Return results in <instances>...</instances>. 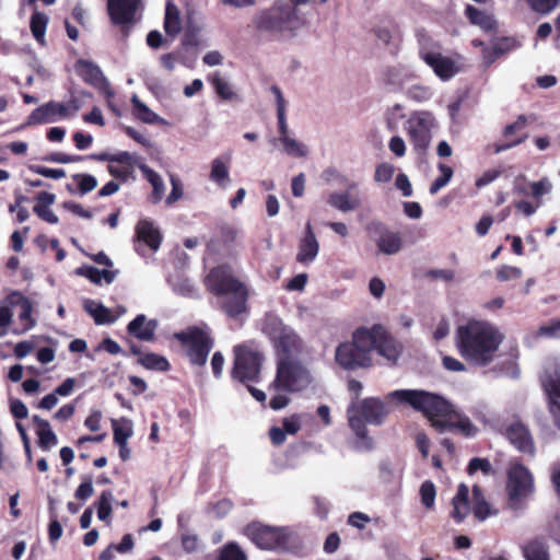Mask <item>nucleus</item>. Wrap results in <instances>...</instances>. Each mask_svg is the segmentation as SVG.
<instances>
[{
    "label": "nucleus",
    "mask_w": 560,
    "mask_h": 560,
    "mask_svg": "<svg viewBox=\"0 0 560 560\" xmlns=\"http://www.w3.org/2000/svg\"><path fill=\"white\" fill-rule=\"evenodd\" d=\"M319 248V242L315 235L313 225L307 221L305 223L304 234L300 237L298 243L295 260L303 266H310L316 260Z\"/></svg>",
    "instance_id": "obj_18"
},
{
    "label": "nucleus",
    "mask_w": 560,
    "mask_h": 560,
    "mask_svg": "<svg viewBox=\"0 0 560 560\" xmlns=\"http://www.w3.org/2000/svg\"><path fill=\"white\" fill-rule=\"evenodd\" d=\"M139 362L147 369L166 371L168 370V361L155 353H143L139 357Z\"/></svg>",
    "instance_id": "obj_44"
},
{
    "label": "nucleus",
    "mask_w": 560,
    "mask_h": 560,
    "mask_svg": "<svg viewBox=\"0 0 560 560\" xmlns=\"http://www.w3.org/2000/svg\"><path fill=\"white\" fill-rule=\"evenodd\" d=\"M156 328L158 322L155 319H148L145 315L140 314L128 324L127 330L140 340L152 341Z\"/></svg>",
    "instance_id": "obj_27"
},
{
    "label": "nucleus",
    "mask_w": 560,
    "mask_h": 560,
    "mask_svg": "<svg viewBox=\"0 0 560 560\" xmlns=\"http://www.w3.org/2000/svg\"><path fill=\"white\" fill-rule=\"evenodd\" d=\"M385 289V282L378 277H373L369 282V292L377 300L383 298Z\"/></svg>",
    "instance_id": "obj_64"
},
{
    "label": "nucleus",
    "mask_w": 560,
    "mask_h": 560,
    "mask_svg": "<svg viewBox=\"0 0 560 560\" xmlns=\"http://www.w3.org/2000/svg\"><path fill=\"white\" fill-rule=\"evenodd\" d=\"M408 96L416 102H425L433 95L432 90L429 86L415 84L408 89Z\"/></svg>",
    "instance_id": "obj_56"
},
{
    "label": "nucleus",
    "mask_w": 560,
    "mask_h": 560,
    "mask_svg": "<svg viewBox=\"0 0 560 560\" xmlns=\"http://www.w3.org/2000/svg\"><path fill=\"white\" fill-rule=\"evenodd\" d=\"M279 141L282 143L283 150L288 155L303 158L306 156L308 152L307 147L304 143L291 138L289 135L279 137Z\"/></svg>",
    "instance_id": "obj_42"
},
{
    "label": "nucleus",
    "mask_w": 560,
    "mask_h": 560,
    "mask_svg": "<svg viewBox=\"0 0 560 560\" xmlns=\"http://www.w3.org/2000/svg\"><path fill=\"white\" fill-rule=\"evenodd\" d=\"M133 104L135 116L148 124H153L158 119V115L153 113L144 103H142L137 95L131 98Z\"/></svg>",
    "instance_id": "obj_47"
},
{
    "label": "nucleus",
    "mask_w": 560,
    "mask_h": 560,
    "mask_svg": "<svg viewBox=\"0 0 560 560\" xmlns=\"http://www.w3.org/2000/svg\"><path fill=\"white\" fill-rule=\"evenodd\" d=\"M468 495V487L464 483H460L455 497L453 498V510L451 513L452 517L458 523L463 522L471 511Z\"/></svg>",
    "instance_id": "obj_29"
},
{
    "label": "nucleus",
    "mask_w": 560,
    "mask_h": 560,
    "mask_svg": "<svg viewBox=\"0 0 560 560\" xmlns=\"http://www.w3.org/2000/svg\"><path fill=\"white\" fill-rule=\"evenodd\" d=\"M372 338L366 327L358 328L352 335V341L337 347L336 362L346 370L371 366Z\"/></svg>",
    "instance_id": "obj_5"
},
{
    "label": "nucleus",
    "mask_w": 560,
    "mask_h": 560,
    "mask_svg": "<svg viewBox=\"0 0 560 560\" xmlns=\"http://www.w3.org/2000/svg\"><path fill=\"white\" fill-rule=\"evenodd\" d=\"M48 23V18L44 13L36 12L31 18V31L33 36L39 44L45 43V33Z\"/></svg>",
    "instance_id": "obj_43"
},
{
    "label": "nucleus",
    "mask_w": 560,
    "mask_h": 560,
    "mask_svg": "<svg viewBox=\"0 0 560 560\" xmlns=\"http://www.w3.org/2000/svg\"><path fill=\"white\" fill-rule=\"evenodd\" d=\"M94 493V488L91 478H86L74 492V497L78 500L85 501Z\"/></svg>",
    "instance_id": "obj_62"
},
{
    "label": "nucleus",
    "mask_w": 560,
    "mask_h": 560,
    "mask_svg": "<svg viewBox=\"0 0 560 560\" xmlns=\"http://www.w3.org/2000/svg\"><path fill=\"white\" fill-rule=\"evenodd\" d=\"M246 536L260 549L288 550L293 541L292 532L287 527H271L252 523L245 528Z\"/></svg>",
    "instance_id": "obj_8"
},
{
    "label": "nucleus",
    "mask_w": 560,
    "mask_h": 560,
    "mask_svg": "<svg viewBox=\"0 0 560 560\" xmlns=\"http://www.w3.org/2000/svg\"><path fill=\"white\" fill-rule=\"evenodd\" d=\"M271 92L275 95L277 103V117L280 137H284V135H289L288 124L285 119V101L280 89L277 85L271 86Z\"/></svg>",
    "instance_id": "obj_39"
},
{
    "label": "nucleus",
    "mask_w": 560,
    "mask_h": 560,
    "mask_svg": "<svg viewBox=\"0 0 560 560\" xmlns=\"http://www.w3.org/2000/svg\"><path fill=\"white\" fill-rule=\"evenodd\" d=\"M219 560H246V555L236 544L230 542L221 549Z\"/></svg>",
    "instance_id": "obj_54"
},
{
    "label": "nucleus",
    "mask_w": 560,
    "mask_h": 560,
    "mask_svg": "<svg viewBox=\"0 0 560 560\" xmlns=\"http://www.w3.org/2000/svg\"><path fill=\"white\" fill-rule=\"evenodd\" d=\"M368 332L373 337L372 351L376 350L388 362L395 363L400 355V345L381 325L368 328Z\"/></svg>",
    "instance_id": "obj_16"
},
{
    "label": "nucleus",
    "mask_w": 560,
    "mask_h": 560,
    "mask_svg": "<svg viewBox=\"0 0 560 560\" xmlns=\"http://www.w3.org/2000/svg\"><path fill=\"white\" fill-rule=\"evenodd\" d=\"M293 15V11L287 4L277 2L270 9L257 13L253 23L260 32L278 35L288 30Z\"/></svg>",
    "instance_id": "obj_13"
},
{
    "label": "nucleus",
    "mask_w": 560,
    "mask_h": 560,
    "mask_svg": "<svg viewBox=\"0 0 560 560\" xmlns=\"http://www.w3.org/2000/svg\"><path fill=\"white\" fill-rule=\"evenodd\" d=\"M140 5V0H107L110 20L119 25L133 23Z\"/></svg>",
    "instance_id": "obj_19"
},
{
    "label": "nucleus",
    "mask_w": 560,
    "mask_h": 560,
    "mask_svg": "<svg viewBox=\"0 0 560 560\" xmlns=\"http://www.w3.org/2000/svg\"><path fill=\"white\" fill-rule=\"evenodd\" d=\"M530 195L540 206L542 196L548 195L552 190V184L548 177H542L537 182L529 183Z\"/></svg>",
    "instance_id": "obj_48"
},
{
    "label": "nucleus",
    "mask_w": 560,
    "mask_h": 560,
    "mask_svg": "<svg viewBox=\"0 0 560 560\" xmlns=\"http://www.w3.org/2000/svg\"><path fill=\"white\" fill-rule=\"evenodd\" d=\"M174 337L185 347L187 357L196 365H205L213 346L208 327H188Z\"/></svg>",
    "instance_id": "obj_9"
},
{
    "label": "nucleus",
    "mask_w": 560,
    "mask_h": 560,
    "mask_svg": "<svg viewBox=\"0 0 560 560\" xmlns=\"http://www.w3.org/2000/svg\"><path fill=\"white\" fill-rule=\"evenodd\" d=\"M210 291L223 296V310L231 317H236L246 311L248 299L247 287L236 279L226 266H220L210 271L206 278Z\"/></svg>",
    "instance_id": "obj_3"
},
{
    "label": "nucleus",
    "mask_w": 560,
    "mask_h": 560,
    "mask_svg": "<svg viewBox=\"0 0 560 560\" xmlns=\"http://www.w3.org/2000/svg\"><path fill=\"white\" fill-rule=\"evenodd\" d=\"M466 15L472 24L478 25L485 31H491L497 25L492 15L478 10L472 5H467Z\"/></svg>",
    "instance_id": "obj_37"
},
{
    "label": "nucleus",
    "mask_w": 560,
    "mask_h": 560,
    "mask_svg": "<svg viewBox=\"0 0 560 560\" xmlns=\"http://www.w3.org/2000/svg\"><path fill=\"white\" fill-rule=\"evenodd\" d=\"M435 127V118L430 112H415L405 122V130L413 150L424 153L432 140V130Z\"/></svg>",
    "instance_id": "obj_10"
},
{
    "label": "nucleus",
    "mask_w": 560,
    "mask_h": 560,
    "mask_svg": "<svg viewBox=\"0 0 560 560\" xmlns=\"http://www.w3.org/2000/svg\"><path fill=\"white\" fill-rule=\"evenodd\" d=\"M506 436L520 452L533 455L535 453L534 440L528 428L522 422H513L506 429Z\"/></svg>",
    "instance_id": "obj_21"
},
{
    "label": "nucleus",
    "mask_w": 560,
    "mask_h": 560,
    "mask_svg": "<svg viewBox=\"0 0 560 560\" xmlns=\"http://www.w3.org/2000/svg\"><path fill=\"white\" fill-rule=\"evenodd\" d=\"M234 355L233 378L244 384L256 381L260 373L262 354L249 346H237Z\"/></svg>",
    "instance_id": "obj_11"
},
{
    "label": "nucleus",
    "mask_w": 560,
    "mask_h": 560,
    "mask_svg": "<svg viewBox=\"0 0 560 560\" xmlns=\"http://www.w3.org/2000/svg\"><path fill=\"white\" fill-rule=\"evenodd\" d=\"M536 337L560 339V318H555L541 325L535 332Z\"/></svg>",
    "instance_id": "obj_49"
},
{
    "label": "nucleus",
    "mask_w": 560,
    "mask_h": 560,
    "mask_svg": "<svg viewBox=\"0 0 560 560\" xmlns=\"http://www.w3.org/2000/svg\"><path fill=\"white\" fill-rule=\"evenodd\" d=\"M313 382L310 371L294 358L279 359L272 387L278 390L296 393L306 389Z\"/></svg>",
    "instance_id": "obj_7"
},
{
    "label": "nucleus",
    "mask_w": 560,
    "mask_h": 560,
    "mask_svg": "<svg viewBox=\"0 0 560 560\" xmlns=\"http://www.w3.org/2000/svg\"><path fill=\"white\" fill-rule=\"evenodd\" d=\"M8 302L13 307L20 306L21 308L19 314V319L23 323L21 332H26L35 327L36 320L32 316L33 304L27 298L15 291L8 295Z\"/></svg>",
    "instance_id": "obj_24"
},
{
    "label": "nucleus",
    "mask_w": 560,
    "mask_h": 560,
    "mask_svg": "<svg viewBox=\"0 0 560 560\" xmlns=\"http://www.w3.org/2000/svg\"><path fill=\"white\" fill-rule=\"evenodd\" d=\"M114 501V495L112 491L104 490L98 500L95 502V506L97 508V517L106 523H109L112 515V504Z\"/></svg>",
    "instance_id": "obj_40"
},
{
    "label": "nucleus",
    "mask_w": 560,
    "mask_h": 560,
    "mask_svg": "<svg viewBox=\"0 0 560 560\" xmlns=\"http://www.w3.org/2000/svg\"><path fill=\"white\" fill-rule=\"evenodd\" d=\"M522 273L523 272L521 268L509 265L500 266L497 269V278L502 282L520 279Z\"/></svg>",
    "instance_id": "obj_57"
},
{
    "label": "nucleus",
    "mask_w": 560,
    "mask_h": 560,
    "mask_svg": "<svg viewBox=\"0 0 560 560\" xmlns=\"http://www.w3.org/2000/svg\"><path fill=\"white\" fill-rule=\"evenodd\" d=\"M262 332L273 343L278 360L294 358L301 350V340L298 335L276 315L266 316Z\"/></svg>",
    "instance_id": "obj_6"
},
{
    "label": "nucleus",
    "mask_w": 560,
    "mask_h": 560,
    "mask_svg": "<svg viewBox=\"0 0 560 560\" xmlns=\"http://www.w3.org/2000/svg\"><path fill=\"white\" fill-rule=\"evenodd\" d=\"M140 170L147 180L152 185V202H160L165 192V185L161 175L147 165H140Z\"/></svg>",
    "instance_id": "obj_33"
},
{
    "label": "nucleus",
    "mask_w": 560,
    "mask_h": 560,
    "mask_svg": "<svg viewBox=\"0 0 560 560\" xmlns=\"http://www.w3.org/2000/svg\"><path fill=\"white\" fill-rule=\"evenodd\" d=\"M75 275L88 278L91 282L100 284L105 282L110 284L114 282L118 275V270L113 269H97L93 266L83 265L75 269Z\"/></svg>",
    "instance_id": "obj_30"
},
{
    "label": "nucleus",
    "mask_w": 560,
    "mask_h": 560,
    "mask_svg": "<svg viewBox=\"0 0 560 560\" xmlns=\"http://www.w3.org/2000/svg\"><path fill=\"white\" fill-rule=\"evenodd\" d=\"M137 238L156 252L162 242V235L154 222L149 219H141L136 225Z\"/></svg>",
    "instance_id": "obj_26"
},
{
    "label": "nucleus",
    "mask_w": 560,
    "mask_h": 560,
    "mask_svg": "<svg viewBox=\"0 0 560 560\" xmlns=\"http://www.w3.org/2000/svg\"><path fill=\"white\" fill-rule=\"evenodd\" d=\"M395 173V166L390 163H381L377 165L374 174V180L378 184L389 182Z\"/></svg>",
    "instance_id": "obj_58"
},
{
    "label": "nucleus",
    "mask_w": 560,
    "mask_h": 560,
    "mask_svg": "<svg viewBox=\"0 0 560 560\" xmlns=\"http://www.w3.org/2000/svg\"><path fill=\"white\" fill-rule=\"evenodd\" d=\"M522 552L526 560H550L548 546L538 539L525 544Z\"/></svg>",
    "instance_id": "obj_35"
},
{
    "label": "nucleus",
    "mask_w": 560,
    "mask_h": 560,
    "mask_svg": "<svg viewBox=\"0 0 560 560\" xmlns=\"http://www.w3.org/2000/svg\"><path fill=\"white\" fill-rule=\"evenodd\" d=\"M532 10L537 13L548 14L557 5L559 0H526Z\"/></svg>",
    "instance_id": "obj_59"
},
{
    "label": "nucleus",
    "mask_w": 560,
    "mask_h": 560,
    "mask_svg": "<svg viewBox=\"0 0 560 560\" xmlns=\"http://www.w3.org/2000/svg\"><path fill=\"white\" fill-rule=\"evenodd\" d=\"M164 30L167 35L176 36L182 31L179 10L173 2H167L165 9Z\"/></svg>",
    "instance_id": "obj_34"
},
{
    "label": "nucleus",
    "mask_w": 560,
    "mask_h": 560,
    "mask_svg": "<svg viewBox=\"0 0 560 560\" xmlns=\"http://www.w3.org/2000/svg\"><path fill=\"white\" fill-rule=\"evenodd\" d=\"M388 149L397 158H402L406 154L405 140L399 136H394L389 139Z\"/></svg>",
    "instance_id": "obj_63"
},
{
    "label": "nucleus",
    "mask_w": 560,
    "mask_h": 560,
    "mask_svg": "<svg viewBox=\"0 0 560 560\" xmlns=\"http://www.w3.org/2000/svg\"><path fill=\"white\" fill-rule=\"evenodd\" d=\"M36 434L38 436L39 446L43 450H49L58 444L57 435L51 430L50 424L36 430Z\"/></svg>",
    "instance_id": "obj_51"
},
{
    "label": "nucleus",
    "mask_w": 560,
    "mask_h": 560,
    "mask_svg": "<svg viewBox=\"0 0 560 560\" xmlns=\"http://www.w3.org/2000/svg\"><path fill=\"white\" fill-rule=\"evenodd\" d=\"M357 184L352 183L346 191H335L328 196L327 202L330 207L341 211L349 212L361 207L362 201L357 196H351L350 190L354 189Z\"/></svg>",
    "instance_id": "obj_25"
},
{
    "label": "nucleus",
    "mask_w": 560,
    "mask_h": 560,
    "mask_svg": "<svg viewBox=\"0 0 560 560\" xmlns=\"http://www.w3.org/2000/svg\"><path fill=\"white\" fill-rule=\"evenodd\" d=\"M73 179L78 183L81 195L92 191L97 186V180L90 174H75Z\"/></svg>",
    "instance_id": "obj_55"
},
{
    "label": "nucleus",
    "mask_w": 560,
    "mask_h": 560,
    "mask_svg": "<svg viewBox=\"0 0 560 560\" xmlns=\"http://www.w3.org/2000/svg\"><path fill=\"white\" fill-rule=\"evenodd\" d=\"M433 427L440 431L457 430L467 438L474 436L478 432L477 427L470 419L453 405H451V410L446 412L444 419L434 421Z\"/></svg>",
    "instance_id": "obj_17"
},
{
    "label": "nucleus",
    "mask_w": 560,
    "mask_h": 560,
    "mask_svg": "<svg viewBox=\"0 0 560 560\" xmlns=\"http://www.w3.org/2000/svg\"><path fill=\"white\" fill-rule=\"evenodd\" d=\"M388 404L407 405L417 411H421L433 423L443 420L451 410V402L443 397L420 389H397L386 395Z\"/></svg>",
    "instance_id": "obj_4"
},
{
    "label": "nucleus",
    "mask_w": 560,
    "mask_h": 560,
    "mask_svg": "<svg viewBox=\"0 0 560 560\" xmlns=\"http://www.w3.org/2000/svg\"><path fill=\"white\" fill-rule=\"evenodd\" d=\"M83 306L98 325L113 324L117 319L107 307L94 300H85Z\"/></svg>",
    "instance_id": "obj_31"
},
{
    "label": "nucleus",
    "mask_w": 560,
    "mask_h": 560,
    "mask_svg": "<svg viewBox=\"0 0 560 560\" xmlns=\"http://www.w3.org/2000/svg\"><path fill=\"white\" fill-rule=\"evenodd\" d=\"M136 162L137 158L133 154L127 151H121L117 153L115 162L108 164L107 170L114 177L126 180L132 174Z\"/></svg>",
    "instance_id": "obj_28"
},
{
    "label": "nucleus",
    "mask_w": 560,
    "mask_h": 560,
    "mask_svg": "<svg viewBox=\"0 0 560 560\" xmlns=\"http://www.w3.org/2000/svg\"><path fill=\"white\" fill-rule=\"evenodd\" d=\"M231 153H224L211 161L209 178L220 188H226L231 183Z\"/></svg>",
    "instance_id": "obj_22"
},
{
    "label": "nucleus",
    "mask_w": 560,
    "mask_h": 560,
    "mask_svg": "<svg viewBox=\"0 0 560 560\" xmlns=\"http://www.w3.org/2000/svg\"><path fill=\"white\" fill-rule=\"evenodd\" d=\"M13 305L9 304L8 296L0 304V338H3L8 330L7 328L10 326L13 319V312L11 308Z\"/></svg>",
    "instance_id": "obj_50"
},
{
    "label": "nucleus",
    "mask_w": 560,
    "mask_h": 560,
    "mask_svg": "<svg viewBox=\"0 0 560 560\" xmlns=\"http://www.w3.org/2000/svg\"><path fill=\"white\" fill-rule=\"evenodd\" d=\"M171 185H172V190H171L170 195L166 198V203L167 205H173V203H175L177 200H179L183 197V186H182V183L174 175H171Z\"/></svg>",
    "instance_id": "obj_61"
},
{
    "label": "nucleus",
    "mask_w": 560,
    "mask_h": 560,
    "mask_svg": "<svg viewBox=\"0 0 560 560\" xmlns=\"http://www.w3.org/2000/svg\"><path fill=\"white\" fill-rule=\"evenodd\" d=\"M211 83L213 84L215 92L224 100H232L234 97V92L230 83L224 80L219 73H214L211 78Z\"/></svg>",
    "instance_id": "obj_52"
},
{
    "label": "nucleus",
    "mask_w": 560,
    "mask_h": 560,
    "mask_svg": "<svg viewBox=\"0 0 560 560\" xmlns=\"http://www.w3.org/2000/svg\"><path fill=\"white\" fill-rule=\"evenodd\" d=\"M472 512L476 518L485 521L491 515V509L489 503L486 501L481 489L478 486L472 488Z\"/></svg>",
    "instance_id": "obj_38"
},
{
    "label": "nucleus",
    "mask_w": 560,
    "mask_h": 560,
    "mask_svg": "<svg viewBox=\"0 0 560 560\" xmlns=\"http://www.w3.org/2000/svg\"><path fill=\"white\" fill-rule=\"evenodd\" d=\"M516 46L517 43L515 39L503 38L493 45L491 52L489 50H485L483 58L486 59L487 63H491L497 57L514 49Z\"/></svg>",
    "instance_id": "obj_41"
},
{
    "label": "nucleus",
    "mask_w": 560,
    "mask_h": 560,
    "mask_svg": "<svg viewBox=\"0 0 560 560\" xmlns=\"http://www.w3.org/2000/svg\"><path fill=\"white\" fill-rule=\"evenodd\" d=\"M390 413L388 404L377 397L352 401L347 410L348 422L358 438L359 450H371L373 440L368 435L366 424L381 425Z\"/></svg>",
    "instance_id": "obj_2"
},
{
    "label": "nucleus",
    "mask_w": 560,
    "mask_h": 560,
    "mask_svg": "<svg viewBox=\"0 0 560 560\" xmlns=\"http://www.w3.org/2000/svg\"><path fill=\"white\" fill-rule=\"evenodd\" d=\"M80 103L75 98H71L67 103L48 102L35 108L27 117L26 125L51 124L60 118H67L80 110Z\"/></svg>",
    "instance_id": "obj_14"
},
{
    "label": "nucleus",
    "mask_w": 560,
    "mask_h": 560,
    "mask_svg": "<svg viewBox=\"0 0 560 560\" xmlns=\"http://www.w3.org/2000/svg\"><path fill=\"white\" fill-rule=\"evenodd\" d=\"M438 167L441 174L433 180V183L430 186L431 195H435L442 188H444L450 183L454 174L452 167L443 163H440Z\"/></svg>",
    "instance_id": "obj_45"
},
{
    "label": "nucleus",
    "mask_w": 560,
    "mask_h": 560,
    "mask_svg": "<svg viewBox=\"0 0 560 560\" xmlns=\"http://www.w3.org/2000/svg\"><path fill=\"white\" fill-rule=\"evenodd\" d=\"M376 232L375 244L382 254L395 255L400 252L402 241L399 233L393 232L382 224L376 225Z\"/></svg>",
    "instance_id": "obj_23"
},
{
    "label": "nucleus",
    "mask_w": 560,
    "mask_h": 560,
    "mask_svg": "<svg viewBox=\"0 0 560 560\" xmlns=\"http://www.w3.org/2000/svg\"><path fill=\"white\" fill-rule=\"evenodd\" d=\"M542 385L548 395L550 412L557 425L560 427V365L552 374L542 378Z\"/></svg>",
    "instance_id": "obj_20"
},
{
    "label": "nucleus",
    "mask_w": 560,
    "mask_h": 560,
    "mask_svg": "<svg viewBox=\"0 0 560 560\" xmlns=\"http://www.w3.org/2000/svg\"><path fill=\"white\" fill-rule=\"evenodd\" d=\"M435 486L432 481H424L420 487L421 502L427 509H432L435 502Z\"/></svg>",
    "instance_id": "obj_53"
},
{
    "label": "nucleus",
    "mask_w": 560,
    "mask_h": 560,
    "mask_svg": "<svg viewBox=\"0 0 560 560\" xmlns=\"http://www.w3.org/2000/svg\"><path fill=\"white\" fill-rule=\"evenodd\" d=\"M30 171L35 174L52 179H60L66 176V171L62 168H48L40 165H31Z\"/></svg>",
    "instance_id": "obj_60"
},
{
    "label": "nucleus",
    "mask_w": 560,
    "mask_h": 560,
    "mask_svg": "<svg viewBox=\"0 0 560 560\" xmlns=\"http://www.w3.org/2000/svg\"><path fill=\"white\" fill-rule=\"evenodd\" d=\"M168 283L177 295L192 296L196 293L195 285L184 277L170 278Z\"/></svg>",
    "instance_id": "obj_46"
},
{
    "label": "nucleus",
    "mask_w": 560,
    "mask_h": 560,
    "mask_svg": "<svg viewBox=\"0 0 560 560\" xmlns=\"http://www.w3.org/2000/svg\"><path fill=\"white\" fill-rule=\"evenodd\" d=\"M419 55L442 81H448L460 70L459 58L443 55L436 44H421Z\"/></svg>",
    "instance_id": "obj_12"
},
{
    "label": "nucleus",
    "mask_w": 560,
    "mask_h": 560,
    "mask_svg": "<svg viewBox=\"0 0 560 560\" xmlns=\"http://www.w3.org/2000/svg\"><path fill=\"white\" fill-rule=\"evenodd\" d=\"M75 71L85 81L94 85H98L105 79L101 69L88 60H78L75 63Z\"/></svg>",
    "instance_id": "obj_32"
},
{
    "label": "nucleus",
    "mask_w": 560,
    "mask_h": 560,
    "mask_svg": "<svg viewBox=\"0 0 560 560\" xmlns=\"http://www.w3.org/2000/svg\"><path fill=\"white\" fill-rule=\"evenodd\" d=\"M114 442L128 443V440L133 434L132 421L128 418H120L112 420Z\"/></svg>",
    "instance_id": "obj_36"
},
{
    "label": "nucleus",
    "mask_w": 560,
    "mask_h": 560,
    "mask_svg": "<svg viewBox=\"0 0 560 560\" xmlns=\"http://www.w3.org/2000/svg\"><path fill=\"white\" fill-rule=\"evenodd\" d=\"M504 336L486 320L471 319L460 325L455 334V346L468 363L483 368L497 357Z\"/></svg>",
    "instance_id": "obj_1"
},
{
    "label": "nucleus",
    "mask_w": 560,
    "mask_h": 560,
    "mask_svg": "<svg viewBox=\"0 0 560 560\" xmlns=\"http://www.w3.org/2000/svg\"><path fill=\"white\" fill-rule=\"evenodd\" d=\"M508 492L514 503L534 492V478L530 471L520 463H512L508 470Z\"/></svg>",
    "instance_id": "obj_15"
}]
</instances>
